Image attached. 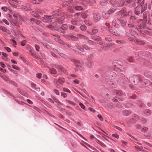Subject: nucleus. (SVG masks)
Returning <instances> with one entry per match:
<instances>
[{"label":"nucleus","instance_id":"obj_33","mask_svg":"<svg viewBox=\"0 0 152 152\" xmlns=\"http://www.w3.org/2000/svg\"><path fill=\"white\" fill-rule=\"evenodd\" d=\"M126 10L125 8H123L121 11L118 12V14H121L124 13L126 12Z\"/></svg>","mask_w":152,"mask_h":152},{"label":"nucleus","instance_id":"obj_30","mask_svg":"<svg viewBox=\"0 0 152 152\" xmlns=\"http://www.w3.org/2000/svg\"><path fill=\"white\" fill-rule=\"evenodd\" d=\"M110 14L108 12L107 13H104L103 14V17L105 19H107L109 18Z\"/></svg>","mask_w":152,"mask_h":152},{"label":"nucleus","instance_id":"obj_27","mask_svg":"<svg viewBox=\"0 0 152 152\" xmlns=\"http://www.w3.org/2000/svg\"><path fill=\"white\" fill-rule=\"evenodd\" d=\"M110 32L112 34L115 36H117L118 35V34L115 30H109Z\"/></svg>","mask_w":152,"mask_h":152},{"label":"nucleus","instance_id":"obj_3","mask_svg":"<svg viewBox=\"0 0 152 152\" xmlns=\"http://www.w3.org/2000/svg\"><path fill=\"white\" fill-rule=\"evenodd\" d=\"M148 128L147 127H143V136L152 137V130L151 131L150 133H148Z\"/></svg>","mask_w":152,"mask_h":152},{"label":"nucleus","instance_id":"obj_24","mask_svg":"<svg viewBox=\"0 0 152 152\" xmlns=\"http://www.w3.org/2000/svg\"><path fill=\"white\" fill-rule=\"evenodd\" d=\"M96 142L97 143H98V144H99L102 146L103 147H106V145H105L103 143L101 142L99 140H97V141Z\"/></svg>","mask_w":152,"mask_h":152},{"label":"nucleus","instance_id":"obj_47","mask_svg":"<svg viewBox=\"0 0 152 152\" xmlns=\"http://www.w3.org/2000/svg\"><path fill=\"white\" fill-rule=\"evenodd\" d=\"M61 96H63L64 98H66L67 97V94L65 93L64 92H61Z\"/></svg>","mask_w":152,"mask_h":152},{"label":"nucleus","instance_id":"obj_44","mask_svg":"<svg viewBox=\"0 0 152 152\" xmlns=\"http://www.w3.org/2000/svg\"><path fill=\"white\" fill-rule=\"evenodd\" d=\"M128 61L130 62H133L134 61V59L132 57H129L128 58Z\"/></svg>","mask_w":152,"mask_h":152},{"label":"nucleus","instance_id":"obj_61","mask_svg":"<svg viewBox=\"0 0 152 152\" xmlns=\"http://www.w3.org/2000/svg\"><path fill=\"white\" fill-rule=\"evenodd\" d=\"M114 127L115 128L117 129H118V130H119V131H121L122 130V129L121 128H120V127H119L118 126H114Z\"/></svg>","mask_w":152,"mask_h":152},{"label":"nucleus","instance_id":"obj_26","mask_svg":"<svg viewBox=\"0 0 152 152\" xmlns=\"http://www.w3.org/2000/svg\"><path fill=\"white\" fill-rule=\"evenodd\" d=\"M50 72L51 74H56L57 73L56 70L54 68L50 69Z\"/></svg>","mask_w":152,"mask_h":152},{"label":"nucleus","instance_id":"obj_10","mask_svg":"<svg viewBox=\"0 0 152 152\" xmlns=\"http://www.w3.org/2000/svg\"><path fill=\"white\" fill-rule=\"evenodd\" d=\"M126 35L128 37L129 39V40L133 41L134 40L135 38L134 36L131 34L129 33H126Z\"/></svg>","mask_w":152,"mask_h":152},{"label":"nucleus","instance_id":"obj_45","mask_svg":"<svg viewBox=\"0 0 152 152\" xmlns=\"http://www.w3.org/2000/svg\"><path fill=\"white\" fill-rule=\"evenodd\" d=\"M75 9L77 10H83V8L81 6H77L76 7Z\"/></svg>","mask_w":152,"mask_h":152},{"label":"nucleus","instance_id":"obj_60","mask_svg":"<svg viewBox=\"0 0 152 152\" xmlns=\"http://www.w3.org/2000/svg\"><path fill=\"white\" fill-rule=\"evenodd\" d=\"M88 43L91 44L92 45H94V42L93 41L91 40H88Z\"/></svg>","mask_w":152,"mask_h":152},{"label":"nucleus","instance_id":"obj_22","mask_svg":"<svg viewBox=\"0 0 152 152\" xmlns=\"http://www.w3.org/2000/svg\"><path fill=\"white\" fill-rule=\"evenodd\" d=\"M116 9V7H114L113 8H111L110 10L108 11V13L109 14L113 13L115 10Z\"/></svg>","mask_w":152,"mask_h":152},{"label":"nucleus","instance_id":"obj_25","mask_svg":"<svg viewBox=\"0 0 152 152\" xmlns=\"http://www.w3.org/2000/svg\"><path fill=\"white\" fill-rule=\"evenodd\" d=\"M109 79L110 80H112L116 76L114 72H112V73H111L110 75H109Z\"/></svg>","mask_w":152,"mask_h":152},{"label":"nucleus","instance_id":"obj_39","mask_svg":"<svg viewBox=\"0 0 152 152\" xmlns=\"http://www.w3.org/2000/svg\"><path fill=\"white\" fill-rule=\"evenodd\" d=\"M22 8L23 9L25 10L29 11L30 10V9L29 8V7H28L23 6V7H22Z\"/></svg>","mask_w":152,"mask_h":152},{"label":"nucleus","instance_id":"obj_13","mask_svg":"<svg viewBox=\"0 0 152 152\" xmlns=\"http://www.w3.org/2000/svg\"><path fill=\"white\" fill-rule=\"evenodd\" d=\"M147 13L146 12H145L143 13V16H144V18L143 19V21L144 20L145 21L144 23L145 24V25L147 24ZM144 16H143V17Z\"/></svg>","mask_w":152,"mask_h":152},{"label":"nucleus","instance_id":"obj_48","mask_svg":"<svg viewBox=\"0 0 152 152\" xmlns=\"http://www.w3.org/2000/svg\"><path fill=\"white\" fill-rule=\"evenodd\" d=\"M1 30L4 32H6L7 31V29L4 26H1L0 28Z\"/></svg>","mask_w":152,"mask_h":152},{"label":"nucleus","instance_id":"obj_1","mask_svg":"<svg viewBox=\"0 0 152 152\" xmlns=\"http://www.w3.org/2000/svg\"><path fill=\"white\" fill-rule=\"evenodd\" d=\"M53 15L48 16L45 15L44 17L41 18V20L45 22H48L51 21V19L54 17L57 18L59 15V13L57 10H56L52 13Z\"/></svg>","mask_w":152,"mask_h":152},{"label":"nucleus","instance_id":"obj_31","mask_svg":"<svg viewBox=\"0 0 152 152\" xmlns=\"http://www.w3.org/2000/svg\"><path fill=\"white\" fill-rule=\"evenodd\" d=\"M142 25H138V27L137 28L138 31L141 33H142Z\"/></svg>","mask_w":152,"mask_h":152},{"label":"nucleus","instance_id":"obj_23","mask_svg":"<svg viewBox=\"0 0 152 152\" xmlns=\"http://www.w3.org/2000/svg\"><path fill=\"white\" fill-rule=\"evenodd\" d=\"M31 14L32 16L34 17H38V15L36 12L32 11L31 12Z\"/></svg>","mask_w":152,"mask_h":152},{"label":"nucleus","instance_id":"obj_29","mask_svg":"<svg viewBox=\"0 0 152 152\" xmlns=\"http://www.w3.org/2000/svg\"><path fill=\"white\" fill-rule=\"evenodd\" d=\"M105 39L106 41L108 42H110L112 41L111 37L110 36H107L105 38Z\"/></svg>","mask_w":152,"mask_h":152},{"label":"nucleus","instance_id":"obj_21","mask_svg":"<svg viewBox=\"0 0 152 152\" xmlns=\"http://www.w3.org/2000/svg\"><path fill=\"white\" fill-rule=\"evenodd\" d=\"M114 94L118 96H121L122 95V92L121 91L118 90H115L113 92Z\"/></svg>","mask_w":152,"mask_h":152},{"label":"nucleus","instance_id":"obj_8","mask_svg":"<svg viewBox=\"0 0 152 152\" xmlns=\"http://www.w3.org/2000/svg\"><path fill=\"white\" fill-rule=\"evenodd\" d=\"M35 10L37 13L38 15V14L42 15L45 12L44 10L39 8H36L35 9Z\"/></svg>","mask_w":152,"mask_h":152},{"label":"nucleus","instance_id":"obj_19","mask_svg":"<svg viewBox=\"0 0 152 152\" xmlns=\"http://www.w3.org/2000/svg\"><path fill=\"white\" fill-rule=\"evenodd\" d=\"M112 25L114 27L116 28H118L119 27V25L116 23V20H113L112 23Z\"/></svg>","mask_w":152,"mask_h":152},{"label":"nucleus","instance_id":"obj_11","mask_svg":"<svg viewBox=\"0 0 152 152\" xmlns=\"http://www.w3.org/2000/svg\"><path fill=\"white\" fill-rule=\"evenodd\" d=\"M100 18L101 16L99 14H94L93 15V19L95 22L99 21L100 20Z\"/></svg>","mask_w":152,"mask_h":152},{"label":"nucleus","instance_id":"obj_34","mask_svg":"<svg viewBox=\"0 0 152 152\" xmlns=\"http://www.w3.org/2000/svg\"><path fill=\"white\" fill-rule=\"evenodd\" d=\"M68 28L67 25L66 24H64L61 26V28L63 30H66Z\"/></svg>","mask_w":152,"mask_h":152},{"label":"nucleus","instance_id":"obj_12","mask_svg":"<svg viewBox=\"0 0 152 152\" xmlns=\"http://www.w3.org/2000/svg\"><path fill=\"white\" fill-rule=\"evenodd\" d=\"M72 61L73 62H75L77 64H75L76 67L77 68H78L79 69L81 67V66L80 65V61H79L78 60H75V59H72Z\"/></svg>","mask_w":152,"mask_h":152},{"label":"nucleus","instance_id":"obj_15","mask_svg":"<svg viewBox=\"0 0 152 152\" xmlns=\"http://www.w3.org/2000/svg\"><path fill=\"white\" fill-rule=\"evenodd\" d=\"M144 113L145 115L146 116L149 115L151 114V111L148 109L145 110Z\"/></svg>","mask_w":152,"mask_h":152},{"label":"nucleus","instance_id":"obj_2","mask_svg":"<svg viewBox=\"0 0 152 152\" xmlns=\"http://www.w3.org/2000/svg\"><path fill=\"white\" fill-rule=\"evenodd\" d=\"M13 17L15 18V20L12 18L10 19L13 25H16L17 24V22L20 24L22 23L23 19L20 15L14 14Z\"/></svg>","mask_w":152,"mask_h":152},{"label":"nucleus","instance_id":"obj_50","mask_svg":"<svg viewBox=\"0 0 152 152\" xmlns=\"http://www.w3.org/2000/svg\"><path fill=\"white\" fill-rule=\"evenodd\" d=\"M12 67L14 69H16L17 70H20V69L19 67H18L17 66L15 65H12Z\"/></svg>","mask_w":152,"mask_h":152},{"label":"nucleus","instance_id":"obj_37","mask_svg":"<svg viewBox=\"0 0 152 152\" xmlns=\"http://www.w3.org/2000/svg\"><path fill=\"white\" fill-rule=\"evenodd\" d=\"M68 12L70 13H73L74 12V10L72 8L70 7H68L67 8Z\"/></svg>","mask_w":152,"mask_h":152},{"label":"nucleus","instance_id":"obj_9","mask_svg":"<svg viewBox=\"0 0 152 152\" xmlns=\"http://www.w3.org/2000/svg\"><path fill=\"white\" fill-rule=\"evenodd\" d=\"M93 39L97 42H99L98 44L99 45H102L103 44V42L101 41L102 38L101 37L99 36H96L94 37Z\"/></svg>","mask_w":152,"mask_h":152},{"label":"nucleus","instance_id":"obj_55","mask_svg":"<svg viewBox=\"0 0 152 152\" xmlns=\"http://www.w3.org/2000/svg\"><path fill=\"white\" fill-rule=\"evenodd\" d=\"M1 9L4 12H7V8L5 7H2Z\"/></svg>","mask_w":152,"mask_h":152},{"label":"nucleus","instance_id":"obj_64","mask_svg":"<svg viewBox=\"0 0 152 152\" xmlns=\"http://www.w3.org/2000/svg\"><path fill=\"white\" fill-rule=\"evenodd\" d=\"M60 56H61V57H62L64 58H66L67 57V56L65 55L63 53H60Z\"/></svg>","mask_w":152,"mask_h":152},{"label":"nucleus","instance_id":"obj_57","mask_svg":"<svg viewBox=\"0 0 152 152\" xmlns=\"http://www.w3.org/2000/svg\"><path fill=\"white\" fill-rule=\"evenodd\" d=\"M42 74L40 73H38L36 75V77L37 78L40 79L41 77Z\"/></svg>","mask_w":152,"mask_h":152},{"label":"nucleus","instance_id":"obj_43","mask_svg":"<svg viewBox=\"0 0 152 152\" xmlns=\"http://www.w3.org/2000/svg\"><path fill=\"white\" fill-rule=\"evenodd\" d=\"M80 28L82 30L84 31L86 29V27L85 26L83 25L80 27Z\"/></svg>","mask_w":152,"mask_h":152},{"label":"nucleus","instance_id":"obj_41","mask_svg":"<svg viewBox=\"0 0 152 152\" xmlns=\"http://www.w3.org/2000/svg\"><path fill=\"white\" fill-rule=\"evenodd\" d=\"M66 102H67V103H68L69 104H72V105H74V106H75V103L74 102H73L71 101L70 100H66Z\"/></svg>","mask_w":152,"mask_h":152},{"label":"nucleus","instance_id":"obj_42","mask_svg":"<svg viewBox=\"0 0 152 152\" xmlns=\"http://www.w3.org/2000/svg\"><path fill=\"white\" fill-rule=\"evenodd\" d=\"M82 16L83 18H86L87 17V15L85 12H83L82 14Z\"/></svg>","mask_w":152,"mask_h":152},{"label":"nucleus","instance_id":"obj_62","mask_svg":"<svg viewBox=\"0 0 152 152\" xmlns=\"http://www.w3.org/2000/svg\"><path fill=\"white\" fill-rule=\"evenodd\" d=\"M4 48L8 52H11V49L8 47H5Z\"/></svg>","mask_w":152,"mask_h":152},{"label":"nucleus","instance_id":"obj_16","mask_svg":"<svg viewBox=\"0 0 152 152\" xmlns=\"http://www.w3.org/2000/svg\"><path fill=\"white\" fill-rule=\"evenodd\" d=\"M122 113L124 115L127 116L130 115L131 113V112L129 111L125 110L123 111Z\"/></svg>","mask_w":152,"mask_h":152},{"label":"nucleus","instance_id":"obj_36","mask_svg":"<svg viewBox=\"0 0 152 152\" xmlns=\"http://www.w3.org/2000/svg\"><path fill=\"white\" fill-rule=\"evenodd\" d=\"M83 47L86 50H91L92 48H90L88 47L87 45H83Z\"/></svg>","mask_w":152,"mask_h":152},{"label":"nucleus","instance_id":"obj_32","mask_svg":"<svg viewBox=\"0 0 152 152\" xmlns=\"http://www.w3.org/2000/svg\"><path fill=\"white\" fill-rule=\"evenodd\" d=\"M134 41V42L137 45H140L142 44V41H140L139 40H138V39L135 40Z\"/></svg>","mask_w":152,"mask_h":152},{"label":"nucleus","instance_id":"obj_54","mask_svg":"<svg viewBox=\"0 0 152 152\" xmlns=\"http://www.w3.org/2000/svg\"><path fill=\"white\" fill-rule=\"evenodd\" d=\"M79 105L83 109H84L85 108V105L83 104L81 102H80L79 103Z\"/></svg>","mask_w":152,"mask_h":152},{"label":"nucleus","instance_id":"obj_56","mask_svg":"<svg viewBox=\"0 0 152 152\" xmlns=\"http://www.w3.org/2000/svg\"><path fill=\"white\" fill-rule=\"evenodd\" d=\"M36 19L34 18H31L30 20L29 23H33L34 22H35Z\"/></svg>","mask_w":152,"mask_h":152},{"label":"nucleus","instance_id":"obj_52","mask_svg":"<svg viewBox=\"0 0 152 152\" xmlns=\"http://www.w3.org/2000/svg\"><path fill=\"white\" fill-rule=\"evenodd\" d=\"M35 47L36 50L37 51H39V48H40L39 46L37 45H35Z\"/></svg>","mask_w":152,"mask_h":152},{"label":"nucleus","instance_id":"obj_6","mask_svg":"<svg viewBox=\"0 0 152 152\" xmlns=\"http://www.w3.org/2000/svg\"><path fill=\"white\" fill-rule=\"evenodd\" d=\"M113 65L118 69H119L122 66V63L119 61H114L113 63Z\"/></svg>","mask_w":152,"mask_h":152},{"label":"nucleus","instance_id":"obj_63","mask_svg":"<svg viewBox=\"0 0 152 152\" xmlns=\"http://www.w3.org/2000/svg\"><path fill=\"white\" fill-rule=\"evenodd\" d=\"M26 43V41L25 40H24L20 44L21 46H24L25 45Z\"/></svg>","mask_w":152,"mask_h":152},{"label":"nucleus","instance_id":"obj_18","mask_svg":"<svg viewBox=\"0 0 152 152\" xmlns=\"http://www.w3.org/2000/svg\"><path fill=\"white\" fill-rule=\"evenodd\" d=\"M56 81H57L60 84H62L64 83L65 80L64 79V78H59L57 80V79H56Z\"/></svg>","mask_w":152,"mask_h":152},{"label":"nucleus","instance_id":"obj_58","mask_svg":"<svg viewBox=\"0 0 152 152\" xmlns=\"http://www.w3.org/2000/svg\"><path fill=\"white\" fill-rule=\"evenodd\" d=\"M55 26V24L53 25H49L47 26V27L48 28H50L51 29H52Z\"/></svg>","mask_w":152,"mask_h":152},{"label":"nucleus","instance_id":"obj_20","mask_svg":"<svg viewBox=\"0 0 152 152\" xmlns=\"http://www.w3.org/2000/svg\"><path fill=\"white\" fill-rule=\"evenodd\" d=\"M108 1L107 0H101L100 1V4L102 6H105L107 4Z\"/></svg>","mask_w":152,"mask_h":152},{"label":"nucleus","instance_id":"obj_5","mask_svg":"<svg viewBox=\"0 0 152 152\" xmlns=\"http://www.w3.org/2000/svg\"><path fill=\"white\" fill-rule=\"evenodd\" d=\"M140 10L142 13V7L141 4L138 5L136 8L135 10V13L137 15L139 14L140 13Z\"/></svg>","mask_w":152,"mask_h":152},{"label":"nucleus","instance_id":"obj_46","mask_svg":"<svg viewBox=\"0 0 152 152\" xmlns=\"http://www.w3.org/2000/svg\"><path fill=\"white\" fill-rule=\"evenodd\" d=\"M115 42L118 45L122 44L124 43V41L122 40H116Z\"/></svg>","mask_w":152,"mask_h":152},{"label":"nucleus","instance_id":"obj_28","mask_svg":"<svg viewBox=\"0 0 152 152\" xmlns=\"http://www.w3.org/2000/svg\"><path fill=\"white\" fill-rule=\"evenodd\" d=\"M54 102H55L58 105H62V104L58 99L56 98H54Z\"/></svg>","mask_w":152,"mask_h":152},{"label":"nucleus","instance_id":"obj_35","mask_svg":"<svg viewBox=\"0 0 152 152\" xmlns=\"http://www.w3.org/2000/svg\"><path fill=\"white\" fill-rule=\"evenodd\" d=\"M98 30L96 29H94L92 31L91 35L95 34L96 33H97Z\"/></svg>","mask_w":152,"mask_h":152},{"label":"nucleus","instance_id":"obj_59","mask_svg":"<svg viewBox=\"0 0 152 152\" xmlns=\"http://www.w3.org/2000/svg\"><path fill=\"white\" fill-rule=\"evenodd\" d=\"M117 107L119 108H121V107H122V104H121V103L120 102H118L117 104V105H116Z\"/></svg>","mask_w":152,"mask_h":152},{"label":"nucleus","instance_id":"obj_38","mask_svg":"<svg viewBox=\"0 0 152 152\" xmlns=\"http://www.w3.org/2000/svg\"><path fill=\"white\" fill-rule=\"evenodd\" d=\"M1 77L6 81H7L9 80V78L6 76H1Z\"/></svg>","mask_w":152,"mask_h":152},{"label":"nucleus","instance_id":"obj_40","mask_svg":"<svg viewBox=\"0 0 152 152\" xmlns=\"http://www.w3.org/2000/svg\"><path fill=\"white\" fill-rule=\"evenodd\" d=\"M30 53L31 55L34 58H36L37 57V56L36 54H35L33 51H30Z\"/></svg>","mask_w":152,"mask_h":152},{"label":"nucleus","instance_id":"obj_51","mask_svg":"<svg viewBox=\"0 0 152 152\" xmlns=\"http://www.w3.org/2000/svg\"><path fill=\"white\" fill-rule=\"evenodd\" d=\"M2 21L7 25H9V22L7 21V20L5 19H3Z\"/></svg>","mask_w":152,"mask_h":152},{"label":"nucleus","instance_id":"obj_53","mask_svg":"<svg viewBox=\"0 0 152 152\" xmlns=\"http://www.w3.org/2000/svg\"><path fill=\"white\" fill-rule=\"evenodd\" d=\"M63 91H64L66 92H69V93H70V90H69L67 88H63Z\"/></svg>","mask_w":152,"mask_h":152},{"label":"nucleus","instance_id":"obj_17","mask_svg":"<svg viewBox=\"0 0 152 152\" xmlns=\"http://www.w3.org/2000/svg\"><path fill=\"white\" fill-rule=\"evenodd\" d=\"M121 24L122 26H125L126 23V20L125 19H121L120 20Z\"/></svg>","mask_w":152,"mask_h":152},{"label":"nucleus","instance_id":"obj_7","mask_svg":"<svg viewBox=\"0 0 152 152\" xmlns=\"http://www.w3.org/2000/svg\"><path fill=\"white\" fill-rule=\"evenodd\" d=\"M55 66H57L64 73L66 74H67V73L64 68L60 65H56L52 64V66L54 67Z\"/></svg>","mask_w":152,"mask_h":152},{"label":"nucleus","instance_id":"obj_49","mask_svg":"<svg viewBox=\"0 0 152 152\" xmlns=\"http://www.w3.org/2000/svg\"><path fill=\"white\" fill-rule=\"evenodd\" d=\"M97 117L101 121H102L103 120V118L101 115L98 114L97 115Z\"/></svg>","mask_w":152,"mask_h":152},{"label":"nucleus","instance_id":"obj_4","mask_svg":"<svg viewBox=\"0 0 152 152\" xmlns=\"http://www.w3.org/2000/svg\"><path fill=\"white\" fill-rule=\"evenodd\" d=\"M110 2L113 5H115L116 4L118 7L122 6L124 4V2L122 0L119 1L118 3L115 0H111Z\"/></svg>","mask_w":152,"mask_h":152},{"label":"nucleus","instance_id":"obj_14","mask_svg":"<svg viewBox=\"0 0 152 152\" xmlns=\"http://www.w3.org/2000/svg\"><path fill=\"white\" fill-rule=\"evenodd\" d=\"M8 2L12 6L16 8L18 7V5L14 3V2L10 0H8Z\"/></svg>","mask_w":152,"mask_h":152}]
</instances>
